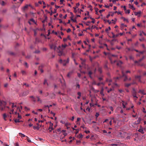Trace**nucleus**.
Listing matches in <instances>:
<instances>
[{"label":"nucleus","mask_w":146,"mask_h":146,"mask_svg":"<svg viewBox=\"0 0 146 146\" xmlns=\"http://www.w3.org/2000/svg\"><path fill=\"white\" fill-rule=\"evenodd\" d=\"M67 46L66 44L63 45H62V47L63 48H62L60 46H59L57 48V51L58 53V55L59 56H64V54L63 52V50Z\"/></svg>","instance_id":"obj_1"},{"label":"nucleus","mask_w":146,"mask_h":146,"mask_svg":"<svg viewBox=\"0 0 146 146\" xmlns=\"http://www.w3.org/2000/svg\"><path fill=\"white\" fill-rule=\"evenodd\" d=\"M0 105H1V106H2L3 107H4V108H6V107L7 108H9L8 107L6 106V102H5L4 101H1L0 100Z\"/></svg>","instance_id":"obj_2"},{"label":"nucleus","mask_w":146,"mask_h":146,"mask_svg":"<svg viewBox=\"0 0 146 146\" xmlns=\"http://www.w3.org/2000/svg\"><path fill=\"white\" fill-rule=\"evenodd\" d=\"M10 105L11 106V108H12V109L11 110V111L12 113H13L14 109H13V108L14 107H17L16 105H14V103H10Z\"/></svg>","instance_id":"obj_3"},{"label":"nucleus","mask_w":146,"mask_h":146,"mask_svg":"<svg viewBox=\"0 0 146 146\" xmlns=\"http://www.w3.org/2000/svg\"><path fill=\"white\" fill-rule=\"evenodd\" d=\"M122 77H125V79L124 80V81H126L127 80H128V78L127 76L125 74L124 72L123 71H122Z\"/></svg>","instance_id":"obj_4"},{"label":"nucleus","mask_w":146,"mask_h":146,"mask_svg":"<svg viewBox=\"0 0 146 146\" xmlns=\"http://www.w3.org/2000/svg\"><path fill=\"white\" fill-rule=\"evenodd\" d=\"M29 93V92L28 91H25L23 92L21 95L23 96H25L27 95Z\"/></svg>","instance_id":"obj_5"},{"label":"nucleus","mask_w":146,"mask_h":146,"mask_svg":"<svg viewBox=\"0 0 146 146\" xmlns=\"http://www.w3.org/2000/svg\"><path fill=\"white\" fill-rule=\"evenodd\" d=\"M50 48L51 49H53L55 50L56 48V46L54 44H52L50 45Z\"/></svg>","instance_id":"obj_6"},{"label":"nucleus","mask_w":146,"mask_h":146,"mask_svg":"<svg viewBox=\"0 0 146 146\" xmlns=\"http://www.w3.org/2000/svg\"><path fill=\"white\" fill-rule=\"evenodd\" d=\"M133 96L134 98H135L137 99L138 98L136 96V92L134 89H133Z\"/></svg>","instance_id":"obj_7"},{"label":"nucleus","mask_w":146,"mask_h":146,"mask_svg":"<svg viewBox=\"0 0 146 146\" xmlns=\"http://www.w3.org/2000/svg\"><path fill=\"white\" fill-rule=\"evenodd\" d=\"M68 62V59L67 60H64L63 61L62 64L64 66H65L66 65V64Z\"/></svg>","instance_id":"obj_8"},{"label":"nucleus","mask_w":146,"mask_h":146,"mask_svg":"<svg viewBox=\"0 0 146 146\" xmlns=\"http://www.w3.org/2000/svg\"><path fill=\"white\" fill-rule=\"evenodd\" d=\"M0 4L2 6H3L6 5V3L4 1L0 0Z\"/></svg>","instance_id":"obj_9"},{"label":"nucleus","mask_w":146,"mask_h":146,"mask_svg":"<svg viewBox=\"0 0 146 146\" xmlns=\"http://www.w3.org/2000/svg\"><path fill=\"white\" fill-rule=\"evenodd\" d=\"M61 84H62V88H64L66 87V85L64 82V80L63 82H61Z\"/></svg>","instance_id":"obj_10"},{"label":"nucleus","mask_w":146,"mask_h":146,"mask_svg":"<svg viewBox=\"0 0 146 146\" xmlns=\"http://www.w3.org/2000/svg\"><path fill=\"white\" fill-rule=\"evenodd\" d=\"M104 90V88H102L100 92V94H101V95L103 96H104V94H103Z\"/></svg>","instance_id":"obj_11"},{"label":"nucleus","mask_w":146,"mask_h":146,"mask_svg":"<svg viewBox=\"0 0 146 146\" xmlns=\"http://www.w3.org/2000/svg\"><path fill=\"white\" fill-rule=\"evenodd\" d=\"M144 58V56H143V57L139 59L138 61H135V63H138L140 62H141L142 60H143Z\"/></svg>","instance_id":"obj_12"},{"label":"nucleus","mask_w":146,"mask_h":146,"mask_svg":"<svg viewBox=\"0 0 146 146\" xmlns=\"http://www.w3.org/2000/svg\"><path fill=\"white\" fill-rule=\"evenodd\" d=\"M129 7L132 9V10H134L135 9V8L134 7L133 5H131L130 4H129Z\"/></svg>","instance_id":"obj_13"},{"label":"nucleus","mask_w":146,"mask_h":146,"mask_svg":"<svg viewBox=\"0 0 146 146\" xmlns=\"http://www.w3.org/2000/svg\"><path fill=\"white\" fill-rule=\"evenodd\" d=\"M109 59L111 64H114L117 61L116 60L113 61L112 58H110Z\"/></svg>","instance_id":"obj_14"},{"label":"nucleus","mask_w":146,"mask_h":146,"mask_svg":"<svg viewBox=\"0 0 146 146\" xmlns=\"http://www.w3.org/2000/svg\"><path fill=\"white\" fill-rule=\"evenodd\" d=\"M15 115L18 114V117L19 119H21V115H20L18 113H17V112L15 111Z\"/></svg>","instance_id":"obj_15"},{"label":"nucleus","mask_w":146,"mask_h":146,"mask_svg":"<svg viewBox=\"0 0 146 146\" xmlns=\"http://www.w3.org/2000/svg\"><path fill=\"white\" fill-rule=\"evenodd\" d=\"M111 33L113 35V36H112V37L113 38H114L115 37H118L119 35V34H117L116 35H114V33Z\"/></svg>","instance_id":"obj_16"},{"label":"nucleus","mask_w":146,"mask_h":146,"mask_svg":"<svg viewBox=\"0 0 146 146\" xmlns=\"http://www.w3.org/2000/svg\"><path fill=\"white\" fill-rule=\"evenodd\" d=\"M92 74V72L91 71H90L88 72V74L89 76L91 78H92V77L91 76V75Z\"/></svg>","instance_id":"obj_17"},{"label":"nucleus","mask_w":146,"mask_h":146,"mask_svg":"<svg viewBox=\"0 0 146 146\" xmlns=\"http://www.w3.org/2000/svg\"><path fill=\"white\" fill-rule=\"evenodd\" d=\"M5 108H4V107L3 106H1V105H0V110L1 111H3L4 110H5Z\"/></svg>","instance_id":"obj_18"},{"label":"nucleus","mask_w":146,"mask_h":146,"mask_svg":"<svg viewBox=\"0 0 146 146\" xmlns=\"http://www.w3.org/2000/svg\"><path fill=\"white\" fill-rule=\"evenodd\" d=\"M52 125L53 124L51 123V122H50V126L49 127V129H52V130H53L54 129L52 127Z\"/></svg>","instance_id":"obj_19"},{"label":"nucleus","mask_w":146,"mask_h":146,"mask_svg":"<svg viewBox=\"0 0 146 146\" xmlns=\"http://www.w3.org/2000/svg\"><path fill=\"white\" fill-rule=\"evenodd\" d=\"M43 84L44 85H45V84H46L47 85V86H48V83L47 82V80L46 79H45L44 80V82L43 83Z\"/></svg>","instance_id":"obj_20"},{"label":"nucleus","mask_w":146,"mask_h":146,"mask_svg":"<svg viewBox=\"0 0 146 146\" xmlns=\"http://www.w3.org/2000/svg\"><path fill=\"white\" fill-rule=\"evenodd\" d=\"M131 85V83L127 84L125 83V86L127 87H128L129 86H130Z\"/></svg>","instance_id":"obj_21"},{"label":"nucleus","mask_w":146,"mask_h":146,"mask_svg":"<svg viewBox=\"0 0 146 146\" xmlns=\"http://www.w3.org/2000/svg\"><path fill=\"white\" fill-rule=\"evenodd\" d=\"M122 63H123V62L122 61H121L120 60H119L117 64V66H119V65H120L121 64H122Z\"/></svg>","instance_id":"obj_22"},{"label":"nucleus","mask_w":146,"mask_h":146,"mask_svg":"<svg viewBox=\"0 0 146 146\" xmlns=\"http://www.w3.org/2000/svg\"><path fill=\"white\" fill-rule=\"evenodd\" d=\"M19 135L20 136H21V137H22V138H23V137H24L26 136L24 135L22 133H19Z\"/></svg>","instance_id":"obj_23"},{"label":"nucleus","mask_w":146,"mask_h":146,"mask_svg":"<svg viewBox=\"0 0 146 146\" xmlns=\"http://www.w3.org/2000/svg\"><path fill=\"white\" fill-rule=\"evenodd\" d=\"M73 72L72 71H71L69 72L67 75V76L68 77H70L71 75L72 74Z\"/></svg>","instance_id":"obj_24"},{"label":"nucleus","mask_w":146,"mask_h":146,"mask_svg":"<svg viewBox=\"0 0 146 146\" xmlns=\"http://www.w3.org/2000/svg\"><path fill=\"white\" fill-rule=\"evenodd\" d=\"M139 93H141L142 94L145 95V94L144 93V92L142 90H140L139 92Z\"/></svg>","instance_id":"obj_25"},{"label":"nucleus","mask_w":146,"mask_h":146,"mask_svg":"<svg viewBox=\"0 0 146 146\" xmlns=\"http://www.w3.org/2000/svg\"><path fill=\"white\" fill-rule=\"evenodd\" d=\"M52 106V105H50L49 106L48 105H45L44 106V108H48V109L50 107H51Z\"/></svg>","instance_id":"obj_26"},{"label":"nucleus","mask_w":146,"mask_h":146,"mask_svg":"<svg viewBox=\"0 0 146 146\" xmlns=\"http://www.w3.org/2000/svg\"><path fill=\"white\" fill-rule=\"evenodd\" d=\"M33 128L34 129H36L37 130H39V127L38 126H33Z\"/></svg>","instance_id":"obj_27"},{"label":"nucleus","mask_w":146,"mask_h":146,"mask_svg":"<svg viewBox=\"0 0 146 146\" xmlns=\"http://www.w3.org/2000/svg\"><path fill=\"white\" fill-rule=\"evenodd\" d=\"M141 12L139 11L138 12H135L134 13V14L135 15H140L141 14Z\"/></svg>","instance_id":"obj_28"},{"label":"nucleus","mask_w":146,"mask_h":146,"mask_svg":"<svg viewBox=\"0 0 146 146\" xmlns=\"http://www.w3.org/2000/svg\"><path fill=\"white\" fill-rule=\"evenodd\" d=\"M111 30V28L110 27H108V29L107 28V29H106L105 31L106 32L108 33V30Z\"/></svg>","instance_id":"obj_29"},{"label":"nucleus","mask_w":146,"mask_h":146,"mask_svg":"<svg viewBox=\"0 0 146 146\" xmlns=\"http://www.w3.org/2000/svg\"><path fill=\"white\" fill-rule=\"evenodd\" d=\"M122 19H123V20L124 21H126L127 23L129 22L128 19H126L124 17H122Z\"/></svg>","instance_id":"obj_30"},{"label":"nucleus","mask_w":146,"mask_h":146,"mask_svg":"<svg viewBox=\"0 0 146 146\" xmlns=\"http://www.w3.org/2000/svg\"><path fill=\"white\" fill-rule=\"evenodd\" d=\"M40 51L38 50H36L34 52L35 53H36V54H39V53H40Z\"/></svg>","instance_id":"obj_31"},{"label":"nucleus","mask_w":146,"mask_h":146,"mask_svg":"<svg viewBox=\"0 0 146 146\" xmlns=\"http://www.w3.org/2000/svg\"><path fill=\"white\" fill-rule=\"evenodd\" d=\"M7 116L5 113H4L3 114V117L4 119L5 120H6V117Z\"/></svg>","instance_id":"obj_32"},{"label":"nucleus","mask_w":146,"mask_h":146,"mask_svg":"<svg viewBox=\"0 0 146 146\" xmlns=\"http://www.w3.org/2000/svg\"><path fill=\"white\" fill-rule=\"evenodd\" d=\"M76 88H78V89H80V85L78 83H76Z\"/></svg>","instance_id":"obj_33"},{"label":"nucleus","mask_w":146,"mask_h":146,"mask_svg":"<svg viewBox=\"0 0 146 146\" xmlns=\"http://www.w3.org/2000/svg\"><path fill=\"white\" fill-rule=\"evenodd\" d=\"M26 137L27 138L26 139H27V141L29 142V143L31 142V140L29 139V137H28L26 136Z\"/></svg>","instance_id":"obj_34"},{"label":"nucleus","mask_w":146,"mask_h":146,"mask_svg":"<svg viewBox=\"0 0 146 146\" xmlns=\"http://www.w3.org/2000/svg\"><path fill=\"white\" fill-rule=\"evenodd\" d=\"M138 131L140 132H141L142 133H143V130L142 129H139L138 130Z\"/></svg>","instance_id":"obj_35"},{"label":"nucleus","mask_w":146,"mask_h":146,"mask_svg":"<svg viewBox=\"0 0 146 146\" xmlns=\"http://www.w3.org/2000/svg\"><path fill=\"white\" fill-rule=\"evenodd\" d=\"M82 137L83 135L81 134H80L78 135V137L79 138H82Z\"/></svg>","instance_id":"obj_36"},{"label":"nucleus","mask_w":146,"mask_h":146,"mask_svg":"<svg viewBox=\"0 0 146 146\" xmlns=\"http://www.w3.org/2000/svg\"><path fill=\"white\" fill-rule=\"evenodd\" d=\"M107 62L104 65V68L105 69H108V67L107 65Z\"/></svg>","instance_id":"obj_37"},{"label":"nucleus","mask_w":146,"mask_h":146,"mask_svg":"<svg viewBox=\"0 0 146 146\" xmlns=\"http://www.w3.org/2000/svg\"><path fill=\"white\" fill-rule=\"evenodd\" d=\"M130 13V10H126L125 11L126 13L129 14Z\"/></svg>","instance_id":"obj_38"},{"label":"nucleus","mask_w":146,"mask_h":146,"mask_svg":"<svg viewBox=\"0 0 146 146\" xmlns=\"http://www.w3.org/2000/svg\"><path fill=\"white\" fill-rule=\"evenodd\" d=\"M98 71L99 72H100V73H101L102 72V70L101 68H98Z\"/></svg>","instance_id":"obj_39"},{"label":"nucleus","mask_w":146,"mask_h":146,"mask_svg":"<svg viewBox=\"0 0 146 146\" xmlns=\"http://www.w3.org/2000/svg\"><path fill=\"white\" fill-rule=\"evenodd\" d=\"M15 121L16 123L19 122H20L19 119H15Z\"/></svg>","instance_id":"obj_40"},{"label":"nucleus","mask_w":146,"mask_h":146,"mask_svg":"<svg viewBox=\"0 0 146 146\" xmlns=\"http://www.w3.org/2000/svg\"><path fill=\"white\" fill-rule=\"evenodd\" d=\"M113 90V88H111L110 90H108V91H107V92L108 93H110V92H111V91H112V90Z\"/></svg>","instance_id":"obj_41"},{"label":"nucleus","mask_w":146,"mask_h":146,"mask_svg":"<svg viewBox=\"0 0 146 146\" xmlns=\"http://www.w3.org/2000/svg\"><path fill=\"white\" fill-rule=\"evenodd\" d=\"M106 81L107 82H112V80L111 79H107Z\"/></svg>","instance_id":"obj_42"},{"label":"nucleus","mask_w":146,"mask_h":146,"mask_svg":"<svg viewBox=\"0 0 146 146\" xmlns=\"http://www.w3.org/2000/svg\"><path fill=\"white\" fill-rule=\"evenodd\" d=\"M109 108L110 109V110L112 111L113 110V107L111 106H110L109 107Z\"/></svg>","instance_id":"obj_43"},{"label":"nucleus","mask_w":146,"mask_h":146,"mask_svg":"<svg viewBox=\"0 0 146 146\" xmlns=\"http://www.w3.org/2000/svg\"><path fill=\"white\" fill-rule=\"evenodd\" d=\"M61 128H58L57 129V131L58 132H60V133H61Z\"/></svg>","instance_id":"obj_44"},{"label":"nucleus","mask_w":146,"mask_h":146,"mask_svg":"<svg viewBox=\"0 0 146 146\" xmlns=\"http://www.w3.org/2000/svg\"><path fill=\"white\" fill-rule=\"evenodd\" d=\"M28 7V5H26L25 6L23 7V9L24 10H25L26 9H27Z\"/></svg>","instance_id":"obj_45"},{"label":"nucleus","mask_w":146,"mask_h":146,"mask_svg":"<svg viewBox=\"0 0 146 146\" xmlns=\"http://www.w3.org/2000/svg\"><path fill=\"white\" fill-rule=\"evenodd\" d=\"M73 17H72L71 19V20H72L74 22H76V19H73L72 18Z\"/></svg>","instance_id":"obj_46"},{"label":"nucleus","mask_w":146,"mask_h":146,"mask_svg":"<svg viewBox=\"0 0 146 146\" xmlns=\"http://www.w3.org/2000/svg\"><path fill=\"white\" fill-rule=\"evenodd\" d=\"M80 5V4L79 3H77L76 4V7L75 8H77Z\"/></svg>","instance_id":"obj_47"},{"label":"nucleus","mask_w":146,"mask_h":146,"mask_svg":"<svg viewBox=\"0 0 146 146\" xmlns=\"http://www.w3.org/2000/svg\"><path fill=\"white\" fill-rule=\"evenodd\" d=\"M25 66L26 67L28 68V64L27 63V62H25Z\"/></svg>","instance_id":"obj_48"},{"label":"nucleus","mask_w":146,"mask_h":146,"mask_svg":"<svg viewBox=\"0 0 146 146\" xmlns=\"http://www.w3.org/2000/svg\"><path fill=\"white\" fill-rule=\"evenodd\" d=\"M15 54L13 52H10V55L13 56L15 55Z\"/></svg>","instance_id":"obj_49"},{"label":"nucleus","mask_w":146,"mask_h":146,"mask_svg":"<svg viewBox=\"0 0 146 146\" xmlns=\"http://www.w3.org/2000/svg\"><path fill=\"white\" fill-rule=\"evenodd\" d=\"M36 98H37V99H38L37 101H40V103H41L42 101H41V100H40V99L38 97V96H37Z\"/></svg>","instance_id":"obj_50"},{"label":"nucleus","mask_w":146,"mask_h":146,"mask_svg":"<svg viewBox=\"0 0 146 146\" xmlns=\"http://www.w3.org/2000/svg\"><path fill=\"white\" fill-rule=\"evenodd\" d=\"M74 9V12L75 13H76L77 12V11L76 10V8L75 7H73Z\"/></svg>","instance_id":"obj_51"},{"label":"nucleus","mask_w":146,"mask_h":146,"mask_svg":"<svg viewBox=\"0 0 146 146\" xmlns=\"http://www.w3.org/2000/svg\"><path fill=\"white\" fill-rule=\"evenodd\" d=\"M105 11L104 9H103L102 10H101L99 11V12L100 13H101L102 12H103Z\"/></svg>","instance_id":"obj_52"},{"label":"nucleus","mask_w":146,"mask_h":146,"mask_svg":"<svg viewBox=\"0 0 146 146\" xmlns=\"http://www.w3.org/2000/svg\"><path fill=\"white\" fill-rule=\"evenodd\" d=\"M17 109H19V111L20 112L21 111V110H22V106H21V109H20L19 108H17Z\"/></svg>","instance_id":"obj_53"},{"label":"nucleus","mask_w":146,"mask_h":146,"mask_svg":"<svg viewBox=\"0 0 146 146\" xmlns=\"http://www.w3.org/2000/svg\"><path fill=\"white\" fill-rule=\"evenodd\" d=\"M98 79L100 81H101L103 80V78L102 77H99L98 78Z\"/></svg>","instance_id":"obj_54"},{"label":"nucleus","mask_w":146,"mask_h":146,"mask_svg":"<svg viewBox=\"0 0 146 146\" xmlns=\"http://www.w3.org/2000/svg\"><path fill=\"white\" fill-rule=\"evenodd\" d=\"M97 83L95 81H93L92 82V84L93 85H97Z\"/></svg>","instance_id":"obj_55"},{"label":"nucleus","mask_w":146,"mask_h":146,"mask_svg":"<svg viewBox=\"0 0 146 146\" xmlns=\"http://www.w3.org/2000/svg\"><path fill=\"white\" fill-rule=\"evenodd\" d=\"M21 73L23 75H24V74H25V72L24 70H22Z\"/></svg>","instance_id":"obj_56"},{"label":"nucleus","mask_w":146,"mask_h":146,"mask_svg":"<svg viewBox=\"0 0 146 146\" xmlns=\"http://www.w3.org/2000/svg\"><path fill=\"white\" fill-rule=\"evenodd\" d=\"M99 115V114L98 113H96V117H98V116Z\"/></svg>","instance_id":"obj_57"},{"label":"nucleus","mask_w":146,"mask_h":146,"mask_svg":"<svg viewBox=\"0 0 146 146\" xmlns=\"http://www.w3.org/2000/svg\"><path fill=\"white\" fill-rule=\"evenodd\" d=\"M71 30L70 29H68L67 30V33H69L71 31Z\"/></svg>","instance_id":"obj_58"},{"label":"nucleus","mask_w":146,"mask_h":146,"mask_svg":"<svg viewBox=\"0 0 146 146\" xmlns=\"http://www.w3.org/2000/svg\"><path fill=\"white\" fill-rule=\"evenodd\" d=\"M110 43L111 45H113L114 44L113 42L111 40L110 41Z\"/></svg>","instance_id":"obj_59"},{"label":"nucleus","mask_w":146,"mask_h":146,"mask_svg":"<svg viewBox=\"0 0 146 146\" xmlns=\"http://www.w3.org/2000/svg\"><path fill=\"white\" fill-rule=\"evenodd\" d=\"M145 52V51L144 50L142 51H141V52H139L141 54H143L144 52Z\"/></svg>","instance_id":"obj_60"},{"label":"nucleus","mask_w":146,"mask_h":146,"mask_svg":"<svg viewBox=\"0 0 146 146\" xmlns=\"http://www.w3.org/2000/svg\"><path fill=\"white\" fill-rule=\"evenodd\" d=\"M114 85L116 86V87H119V85L116 83H114Z\"/></svg>","instance_id":"obj_61"},{"label":"nucleus","mask_w":146,"mask_h":146,"mask_svg":"<svg viewBox=\"0 0 146 146\" xmlns=\"http://www.w3.org/2000/svg\"><path fill=\"white\" fill-rule=\"evenodd\" d=\"M70 125V123H65V126L66 127L68 126V125Z\"/></svg>","instance_id":"obj_62"},{"label":"nucleus","mask_w":146,"mask_h":146,"mask_svg":"<svg viewBox=\"0 0 146 146\" xmlns=\"http://www.w3.org/2000/svg\"><path fill=\"white\" fill-rule=\"evenodd\" d=\"M30 20L33 23H35V21L33 19H30Z\"/></svg>","instance_id":"obj_63"},{"label":"nucleus","mask_w":146,"mask_h":146,"mask_svg":"<svg viewBox=\"0 0 146 146\" xmlns=\"http://www.w3.org/2000/svg\"><path fill=\"white\" fill-rule=\"evenodd\" d=\"M32 100L34 102H35L36 101V99L34 97L33 98H32Z\"/></svg>","instance_id":"obj_64"}]
</instances>
